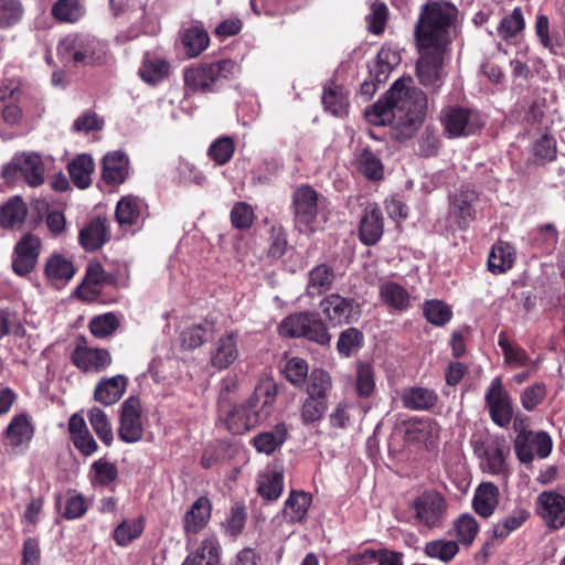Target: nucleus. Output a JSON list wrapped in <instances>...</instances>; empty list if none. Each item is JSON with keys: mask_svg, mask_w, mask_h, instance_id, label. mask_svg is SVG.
Instances as JSON below:
<instances>
[{"mask_svg": "<svg viewBox=\"0 0 565 565\" xmlns=\"http://www.w3.org/2000/svg\"><path fill=\"white\" fill-rule=\"evenodd\" d=\"M457 9L448 2H429L424 6L415 26V38L420 51L417 77L426 87L438 88L444 78V55L450 42V30Z\"/></svg>", "mask_w": 565, "mask_h": 565, "instance_id": "obj_1", "label": "nucleus"}, {"mask_svg": "<svg viewBox=\"0 0 565 565\" xmlns=\"http://www.w3.org/2000/svg\"><path fill=\"white\" fill-rule=\"evenodd\" d=\"M275 397V384L266 382L255 388L254 396L246 404L231 406L222 403L220 411L227 430L241 435L265 420L270 414Z\"/></svg>", "mask_w": 565, "mask_h": 565, "instance_id": "obj_2", "label": "nucleus"}, {"mask_svg": "<svg viewBox=\"0 0 565 565\" xmlns=\"http://www.w3.org/2000/svg\"><path fill=\"white\" fill-rule=\"evenodd\" d=\"M412 83V78H399L388 90L390 102L395 107L396 125L407 136L423 124L427 109L426 95Z\"/></svg>", "mask_w": 565, "mask_h": 565, "instance_id": "obj_3", "label": "nucleus"}, {"mask_svg": "<svg viewBox=\"0 0 565 565\" xmlns=\"http://www.w3.org/2000/svg\"><path fill=\"white\" fill-rule=\"evenodd\" d=\"M239 65L233 60H220L204 63L184 71V84L194 93H210L217 89L225 82L238 76Z\"/></svg>", "mask_w": 565, "mask_h": 565, "instance_id": "obj_4", "label": "nucleus"}, {"mask_svg": "<svg viewBox=\"0 0 565 565\" xmlns=\"http://www.w3.org/2000/svg\"><path fill=\"white\" fill-rule=\"evenodd\" d=\"M57 51L66 61L92 65L103 62L106 45L88 34H70L60 42Z\"/></svg>", "mask_w": 565, "mask_h": 565, "instance_id": "obj_5", "label": "nucleus"}, {"mask_svg": "<svg viewBox=\"0 0 565 565\" xmlns=\"http://www.w3.org/2000/svg\"><path fill=\"white\" fill-rule=\"evenodd\" d=\"M440 124L447 137L460 138L476 134L484 125V120L476 109L449 105L440 111Z\"/></svg>", "mask_w": 565, "mask_h": 565, "instance_id": "obj_6", "label": "nucleus"}, {"mask_svg": "<svg viewBox=\"0 0 565 565\" xmlns=\"http://www.w3.org/2000/svg\"><path fill=\"white\" fill-rule=\"evenodd\" d=\"M279 332L284 337H303L322 345L331 340L326 324L316 315L309 312L288 316L281 321Z\"/></svg>", "mask_w": 565, "mask_h": 565, "instance_id": "obj_7", "label": "nucleus"}, {"mask_svg": "<svg viewBox=\"0 0 565 565\" xmlns=\"http://www.w3.org/2000/svg\"><path fill=\"white\" fill-rule=\"evenodd\" d=\"M409 508L418 525L436 529L443 524L448 504L438 491L426 490L412 501Z\"/></svg>", "mask_w": 565, "mask_h": 565, "instance_id": "obj_8", "label": "nucleus"}, {"mask_svg": "<svg viewBox=\"0 0 565 565\" xmlns=\"http://www.w3.org/2000/svg\"><path fill=\"white\" fill-rule=\"evenodd\" d=\"M489 415L500 427L508 426L513 417L512 399L500 376L492 379L484 395Z\"/></svg>", "mask_w": 565, "mask_h": 565, "instance_id": "obj_9", "label": "nucleus"}, {"mask_svg": "<svg viewBox=\"0 0 565 565\" xmlns=\"http://www.w3.org/2000/svg\"><path fill=\"white\" fill-rule=\"evenodd\" d=\"M536 513L553 530L565 527V495L556 491H543L536 498Z\"/></svg>", "mask_w": 565, "mask_h": 565, "instance_id": "obj_10", "label": "nucleus"}, {"mask_svg": "<svg viewBox=\"0 0 565 565\" xmlns=\"http://www.w3.org/2000/svg\"><path fill=\"white\" fill-rule=\"evenodd\" d=\"M141 412V403L135 396H130L122 403L118 429L122 441L131 444L141 439L143 434Z\"/></svg>", "mask_w": 565, "mask_h": 565, "instance_id": "obj_11", "label": "nucleus"}, {"mask_svg": "<svg viewBox=\"0 0 565 565\" xmlns=\"http://www.w3.org/2000/svg\"><path fill=\"white\" fill-rule=\"evenodd\" d=\"M41 239L32 234L24 235L15 245L12 268L19 276L30 274L40 256Z\"/></svg>", "mask_w": 565, "mask_h": 565, "instance_id": "obj_12", "label": "nucleus"}, {"mask_svg": "<svg viewBox=\"0 0 565 565\" xmlns=\"http://www.w3.org/2000/svg\"><path fill=\"white\" fill-rule=\"evenodd\" d=\"M146 202L132 194L122 196L116 205L115 217L122 230L139 226L147 216Z\"/></svg>", "mask_w": 565, "mask_h": 565, "instance_id": "obj_13", "label": "nucleus"}, {"mask_svg": "<svg viewBox=\"0 0 565 565\" xmlns=\"http://www.w3.org/2000/svg\"><path fill=\"white\" fill-rule=\"evenodd\" d=\"M319 194L309 185H301L294 192L292 206L296 222L300 225H311L318 215Z\"/></svg>", "mask_w": 565, "mask_h": 565, "instance_id": "obj_14", "label": "nucleus"}, {"mask_svg": "<svg viewBox=\"0 0 565 565\" xmlns=\"http://www.w3.org/2000/svg\"><path fill=\"white\" fill-rule=\"evenodd\" d=\"M238 356V334L230 331L222 334L213 344L210 363L216 370H226Z\"/></svg>", "mask_w": 565, "mask_h": 565, "instance_id": "obj_15", "label": "nucleus"}, {"mask_svg": "<svg viewBox=\"0 0 565 565\" xmlns=\"http://www.w3.org/2000/svg\"><path fill=\"white\" fill-rule=\"evenodd\" d=\"M212 503L207 497L198 498L183 516V531L188 540L199 534L210 522Z\"/></svg>", "mask_w": 565, "mask_h": 565, "instance_id": "obj_16", "label": "nucleus"}, {"mask_svg": "<svg viewBox=\"0 0 565 565\" xmlns=\"http://www.w3.org/2000/svg\"><path fill=\"white\" fill-rule=\"evenodd\" d=\"M72 362L84 372H102L111 363L107 350L77 347L72 353Z\"/></svg>", "mask_w": 565, "mask_h": 565, "instance_id": "obj_17", "label": "nucleus"}, {"mask_svg": "<svg viewBox=\"0 0 565 565\" xmlns=\"http://www.w3.org/2000/svg\"><path fill=\"white\" fill-rule=\"evenodd\" d=\"M478 199V193L469 188L459 190L452 196L449 211L460 228L467 227L473 221L476 216L473 204Z\"/></svg>", "mask_w": 565, "mask_h": 565, "instance_id": "obj_18", "label": "nucleus"}, {"mask_svg": "<svg viewBox=\"0 0 565 565\" xmlns=\"http://www.w3.org/2000/svg\"><path fill=\"white\" fill-rule=\"evenodd\" d=\"M68 434L74 447L83 456L88 457L97 451L98 445L82 415L75 413L70 417Z\"/></svg>", "mask_w": 565, "mask_h": 565, "instance_id": "obj_19", "label": "nucleus"}, {"mask_svg": "<svg viewBox=\"0 0 565 565\" xmlns=\"http://www.w3.org/2000/svg\"><path fill=\"white\" fill-rule=\"evenodd\" d=\"M337 275L332 266L322 263L316 265L307 274L305 294L310 298H317L331 290Z\"/></svg>", "mask_w": 565, "mask_h": 565, "instance_id": "obj_20", "label": "nucleus"}, {"mask_svg": "<svg viewBox=\"0 0 565 565\" xmlns=\"http://www.w3.org/2000/svg\"><path fill=\"white\" fill-rule=\"evenodd\" d=\"M353 303V299L331 294L321 300L320 309L333 326H338L350 322Z\"/></svg>", "mask_w": 565, "mask_h": 565, "instance_id": "obj_21", "label": "nucleus"}, {"mask_svg": "<svg viewBox=\"0 0 565 565\" xmlns=\"http://www.w3.org/2000/svg\"><path fill=\"white\" fill-rule=\"evenodd\" d=\"M127 385L128 379L125 375L104 377L96 384L94 398L105 406L114 405L122 397Z\"/></svg>", "mask_w": 565, "mask_h": 565, "instance_id": "obj_22", "label": "nucleus"}, {"mask_svg": "<svg viewBox=\"0 0 565 565\" xmlns=\"http://www.w3.org/2000/svg\"><path fill=\"white\" fill-rule=\"evenodd\" d=\"M383 216L376 204H369L360 223V239L364 245L376 244L383 235Z\"/></svg>", "mask_w": 565, "mask_h": 565, "instance_id": "obj_23", "label": "nucleus"}, {"mask_svg": "<svg viewBox=\"0 0 565 565\" xmlns=\"http://www.w3.org/2000/svg\"><path fill=\"white\" fill-rule=\"evenodd\" d=\"M399 398L402 405L407 409L428 411L437 404L438 395L428 387L409 386L401 392Z\"/></svg>", "mask_w": 565, "mask_h": 565, "instance_id": "obj_24", "label": "nucleus"}, {"mask_svg": "<svg viewBox=\"0 0 565 565\" xmlns=\"http://www.w3.org/2000/svg\"><path fill=\"white\" fill-rule=\"evenodd\" d=\"M499 488L492 482H482L475 491L472 507L482 518L491 516L499 503Z\"/></svg>", "mask_w": 565, "mask_h": 565, "instance_id": "obj_25", "label": "nucleus"}, {"mask_svg": "<svg viewBox=\"0 0 565 565\" xmlns=\"http://www.w3.org/2000/svg\"><path fill=\"white\" fill-rule=\"evenodd\" d=\"M129 170V160L121 151L109 152L103 160V180L108 184L122 183Z\"/></svg>", "mask_w": 565, "mask_h": 565, "instance_id": "obj_26", "label": "nucleus"}, {"mask_svg": "<svg viewBox=\"0 0 565 565\" xmlns=\"http://www.w3.org/2000/svg\"><path fill=\"white\" fill-rule=\"evenodd\" d=\"M44 274L54 285H64L75 275L73 262L62 254H52L45 262Z\"/></svg>", "mask_w": 565, "mask_h": 565, "instance_id": "obj_27", "label": "nucleus"}, {"mask_svg": "<svg viewBox=\"0 0 565 565\" xmlns=\"http://www.w3.org/2000/svg\"><path fill=\"white\" fill-rule=\"evenodd\" d=\"M401 62L399 53L390 47L383 46L376 55L374 62L370 65V74L379 84L387 81L391 72Z\"/></svg>", "mask_w": 565, "mask_h": 565, "instance_id": "obj_28", "label": "nucleus"}, {"mask_svg": "<svg viewBox=\"0 0 565 565\" xmlns=\"http://www.w3.org/2000/svg\"><path fill=\"white\" fill-rule=\"evenodd\" d=\"M379 291L381 300L394 310L404 311L411 306L409 292L395 281H382Z\"/></svg>", "mask_w": 565, "mask_h": 565, "instance_id": "obj_29", "label": "nucleus"}, {"mask_svg": "<svg viewBox=\"0 0 565 565\" xmlns=\"http://www.w3.org/2000/svg\"><path fill=\"white\" fill-rule=\"evenodd\" d=\"M33 427L26 415H15L6 429V437L12 449L25 446L32 439Z\"/></svg>", "mask_w": 565, "mask_h": 565, "instance_id": "obj_30", "label": "nucleus"}, {"mask_svg": "<svg viewBox=\"0 0 565 565\" xmlns=\"http://www.w3.org/2000/svg\"><path fill=\"white\" fill-rule=\"evenodd\" d=\"M108 239L106 221L93 220L79 232V243L86 250L100 248Z\"/></svg>", "mask_w": 565, "mask_h": 565, "instance_id": "obj_31", "label": "nucleus"}, {"mask_svg": "<svg viewBox=\"0 0 565 565\" xmlns=\"http://www.w3.org/2000/svg\"><path fill=\"white\" fill-rule=\"evenodd\" d=\"M20 174L31 186H39L44 182V166L36 153H24L18 157Z\"/></svg>", "mask_w": 565, "mask_h": 565, "instance_id": "obj_32", "label": "nucleus"}, {"mask_svg": "<svg viewBox=\"0 0 565 565\" xmlns=\"http://www.w3.org/2000/svg\"><path fill=\"white\" fill-rule=\"evenodd\" d=\"M322 104L327 111L334 116H342L349 106L348 94L342 86L330 82L324 86Z\"/></svg>", "mask_w": 565, "mask_h": 565, "instance_id": "obj_33", "label": "nucleus"}, {"mask_svg": "<svg viewBox=\"0 0 565 565\" xmlns=\"http://www.w3.org/2000/svg\"><path fill=\"white\" fill-rule=\"evenodd\" d=\"M193 558L196 565H218L221 561V545L215 535L205 536L198 550L186 556Z\"/></svg>", "mask_w": 565, "mask_h": 565, "instance_id": "obj_34", "label": "nucleus"}, {"mask_svg": "<svg viewBox=\"0 0 565 565\" xmlns=\"http://www.w3.org/2000/svg\"><path fill=\"white\" fill-rule=\"evenodd\" d=\"M68 173L73 183L79 189H86L92 183L95 164L90 156L79 154L68 163Z\"/></svg>", "mask_w": 565, "mask_h": 565, "instance_id": "obj_35", "label": "nucleus"}, {"mask_svg": "<svg viewBox=\"0 0 565 565\" xmlns=\"http://www.w3.org/2000/svg\"><path fill=\"white\" fill-rule=\"evenodd\" d=\"M310 504L311 497L308 493L292 491L285 502L284 518L290 523L301 522L306 519Z\"/></svg>", "mask_w": 565, "mask_h": 565, "instance_id": "obj_36", "label": "nucleus"}, {"mask_svg": "<svg viewBox=\"0 0 565 565\" xmlns=\"http://www.w3.org/2000/svg\"><path fill=\"white\" fill-rule=\"evenodd\" d=\"M287 433L286 425L282 423L278 424L273 430L256 435L253 439V445L258 452L270 455L285 443Z\"/></svg>", "mask_w": 565, "mask_h": 565, "instance_id": "obj_37", "label": "nucleus"}, {"mask_svg": "<svg viewBox=\"0 0 565 565\" xmlns=\"http://www.w3.org/2000/svg\"><path fill=\"white\" fill-rule=\"evenodd\" d=\"M28 214L25 203L19 196L11 198L0 207V226L12 228L21 225Z\"/></svg>", "mask_w": 565, "mask_h": 565, "instance_id": "obj_38", "label": "nucleus"}, {"mask_svg": "<svg viewBox=\"0 0 565 565\" xmlns=\"http://www.w3.org/2000/svg\"><path fill=\"white\" fill-rule=\"evenodd\" d=\"M525 28V18L520 7L505 14L497 26V34L503 41L516 39Z\"/></svg>", "mask_w": 565, "mask_h": 565, "instance_id": "obj_39", "label": "nucleus"}, {"mask_svg": "<svg viewBox=\"0 0 565 565\" xmlns=\"http://www.w3.org/2000/svg\"><path fill=\"white\" fill-rule=\"evenodd\" d=\"M515 259L513 247L507 243L499 242L492 246L488 259V267L491 273L501 274L510 269Z\"/></svg>", "mask_w": 565, "mask_h": 565, "instance_id": "obj_40", "label": "nucleus"}, {"mask_svg": "<svg viewBox=\"0 0 565 565\" xmlns=\"http://www.w3.org/2000/svg\"><path fill=\"white\" fill-rule=\"evenodd\" d=\"M52 15L63 23H75L86 13L82 0H57L52 7Z\"/></svg>", "mask_w": 565, "mask_h": 565, "instance_id": "obj_41", "label": "nucleus"}, {"mask_svg": "<svg viewBox=\"0 0 565 565\" xmlns=\"http://www.w3.org/2000/svg\"><path fill=\"white\" fill-rule=\"evenodd\" d=\"M169 71L170 64L164 58L147 53L139 74L145 82L156 84L162 81L169 74Z\"/></svg>", "mask_w": 565, "mask_h": 565, "instance_id": "obj_42", "label": "nucleus"}, {"mask_svg": "<svg viewBox=\"0 0 565 565\" xmlns=\"http://www.w3.org/2000/svg\"><path fill=\"white\" fill-rule=\"evenodd\" d=\"M355 166L359 172H361L369 180H380L383 177V164L379 157L371 150L363 148L355 154Z\"/></svg>", "mask_w": 565, "mask_h": 565, "instance_id": "obj_43", "label": "nucleus"}, {"mask_svg": "<svg viewBox=\"0 0 565 565\" xmlns=\"http://www.w3.org/2000/svg\"><path fill=\"white\" fill-rule=\"evenodd\" d=\"M210 43L207 32L200 26H192L184 31L182 35V44L188 57L199 56Z\"/></svg>", "mask_w": 565, "mask_h": 565, "instance_id": "obj_44", "label": "nucleus"}, {"mask_svg": "<svg viewBox=\"0 0 565 565\" xmlns=\"http://www.w3.org/2000/svg\"><path fill=\"white\" fill-rule=\"evenodd\" d=\"M424 553L429 558L438 559L443 563H449L459 553V545L458 542L454 540H431L425 544Z\"/></svg>", "mask_w": 565, "mask_h": 565, "instance_id": "obj_45", "label": "nucleus"}, {"mask_svg": "<svg viewBox=\"0 0 565 565\" xmlns=\"http://www.w3.org/2000/svg\"><path fill=\"white\" fill-rule=\"evenodd\" d=\"M356 565H403L402 554L388 550L366 548L356 556Z\"/></svg>", "mask_w": 565, "mask_h": 565, "instance_id": "obj_46", "label": "nucleus"}, {"mask_svg": "<svg viewBox=\"0 0 565 565\" xmlns=\"http://www.w3.org/2000/svg\"><path fill=\"white\" fill-rule=\"evenodd\" d=\"M454 531L458 545L463 544L469 546L479 533V524L471 514L463 513L455 520Z\"/></svg>", "mask_w": 565, "mask_h": 565, "instance_id": "obj_47", "label": "nucleus"}, {"mask_svg": "<svg viewBox=\"0 0 565 565\" xmlns=\"http://www.w3.org/2000/svg\"><path fill=\"white\" fill-rule=\"evenodd\" d=\"M366 120L375 126H385L393 119L395 120V107L390 102L388 93L385 99L377 100L365 110Z\"/></svg>", "mask_w": 565, "mask_h": 565, "instance_id": "obj_48", "label": "nucleus"}, {"mask_svg": "<svg viewBox=\"0 0 565 565\" xmlns=\"http://www.w3.org/2000/svg\"><path fill=\"white\" fill-rule=\"evenodd\" d=\"M88 420L102 443L110 446L114 440V433L106 413L98 407H93L88 411Z\"/></svg>", "mask_w": 565, "mask_h": 565, "instance_id": "obj_49", "label": "nucleus"}, {"mask_svg": "<svg viewBox=\"0 0 565 565\" xmlns=\"http://www.w3.org/2000/svg\"><path fill=\"white\" fill-rule=\"evenodd\" d=\"M110 281L111 276L105 273L103 266L99 263L93 262L87 265L85 278L82 286L79 287V290L82 291L87 289L93 294H98L100 288Z\"/></svg>", "mask_w": 565, "mask_h": 565, "instance_id": "obj_50", "label": "nucleus"}, {"mask_svg": "<svg viewBox=\"0 0 565 565\" xmlns=\"http://www.w3.org/2000/svg\"><path fill=\"white\" fill-rule=\"evenodd\" d=\"M235 152L233 138L223 136L215 139L207 149V157L217 166L226 164Z\"/></svg>", "mask_w": 565, "mask_h": 565, "instance_id": "obj_51", "label": "nucleus"}, {"mask_svg": "<svg viewBox=\"0 0 565 565\" xmlns=\"http://www.w3.org/2000/svg\"><path fill=\"white\" fill-rule=\"evenodd\" d=\"M284 488L282 475L277 471L263 473L258 480V493L266 500H276Z\"/></svg>", "mask_w": 565, "mask_h": 565, "instance_id": "obj_52", "label": "nucleus"}, {"mask_svg": "<svg viewBox=\"0 0 565 565\" xmlns=\"http://www.w3.org/2000/svg\"><path fill=\"white\" fill-rule=\"evenodd\" d=\"M331 386L332 381L329 373L321 369H315L308 376L306 391L308 396L326 399Z\"/></svg>", "mask_w": 565, "mask_h": 565, "instance_id": "obj_53", "label": "nucleus"}, {"mask_svg": "<svg viewBox=\"0 0 565 565\" xmlns=\"http://www.w3.org/2000/svg\"><path fill=\"white\" fill-rule=\"evenodd\" d=\"M210 333L211 328L207 324L189 326L180 333L181 347L185 350H194L205 342Z\"/></svg>", "mask_w": 565, "mask_h": 565, "instance_id": "obj_54", "label": "nucleus"}, {"mask_svg": "<svg viewBox=\"0 0 565 565\" xmlns=\"http://www.w3.org/2000/svg\"><path fill=\"white\" fill-rule=\"evenodd\" d=\"M498 344L502 349L504 360L513 367L525 366L530 362L527 353L520 347L510 343L504 333L499 334Z\"/></svg>", "mask_w": 565, "mask_h": 565, "instance_id": "obj_55", "label": "nucleus"}, {"mask_svg": "<svg viewBox=\"0 0 565 565\" xmlns=\"http://www.w3.org/2000/svg\"><path fill=\"white\" fill-rule=\"evenodd\" d=\"M120 324L117 315L107 312L93 318L89 322L90 332L97 338H106L111 335Z\"/></svg>", "mask_w": 565, "mask_h": 565, "instance_id": "obj_56", "label": "nucleus"}, {"mask_svg": "<svg viewBox=\"0 0 565 565\" xmlns=\"http://www.w3.org/2000/svg\"><path fill=\"white\" fill-rule=\"evenodd\" d=\"M363 343V333L356 328H349L339 335L337 349L342 356H350Z\"/></svg>", "mask_w": 565, "mask_h": 565, "instance_id": "obj_57", "label": "nucleus"}, {"mask_svg": "<svg viewBox=\"0 0 565 565\" xmlns=\"http://www.w3.org/2000/svg\"><path fill=\"white\" fill-rule=\"evenodd\" d=\"M529 515L530 513L525 509L513 510L509 516L494 526V535L500 539L509 536L527 520Z\"/></svg>", "mask_w": 565, "mask_h": 565, "instance_id": "obj_58", "label": "nucleus"}, {"mask_svg": "<svg viewBox=\"0 0 565 565\" xmlns=\"http://www.w3.org/2000/svg\"><path fill=\"white\" fill-rule=\"evenodd\" d=\"M92 471L94 472L93 483L103 487H107L113 483L118 476L116 465L106 459H98L94 461L92 465Z\"/></svg>", "mask_w": 565, "mask_h": 565, "instance_id": "obj_59", "label": "nucleus"}, {"mask_svg": "<svg viewBox=\"0 0 565 565\" xmlns=\"http://www.w3.org/2000/svg\"><path fill=\"white\" fill-rule=\"evenodd\" d=\"M425 318L435 326H444L452 317L451 309L440 300H428L424 305Z\"/></svg>", "mask_w": 565, "mask_h": 565, "instance_id": "obj_60", "label": "nucleus"}, {"mask_svg": "<svg viewBox=\"0 0 565 565\" xmlns=\"http://www.w3.org/2000/svg\"><path fill=\"white\" fill-rule=\"evenodd\" d=\"M142 531L143 522L141 520L122 521L114 531V540L118 545L125 546L138 539Z\"/></svg>", "mask_w": 565, "mask_h": 565, "instance_id": "obj_61", "label": "nucleus"}, {"mask_svg": "<svg viewBox=\"0 0 565 565\" xmlns=\"http://www.w3.org/2000/svg\"><path fill=\"white\" fill-rule=\"evenodd\" d=\"M546 393V385L542 382L529 385L520 396L522 407L527 412L534 411L544 401Z\"/></svg>", "mask_w": 565, "mask_h": 565, "instance_id": "obj_62", "label": "nucleus"}, {"mask_svg": "<svg viewBox=\"0 0 565 565\" xmlns=\"http://www.w3.org/2000/svg\"><path fill=\"white\" fill-rule=\"evenodd\" d=\"M327 409L326 399L308 396L301 406V419L309 425L319 422Z\"/></svg>", "mask_w": 565, "mask_h": 565, "instance_id": "obj_63", "label": "nucleus"}, {"mask_svg": "<svg viewBox=\"0 0 565 565\" xmlns=\"http://www.w3.org/2000/svg\"><path fill=\"white\" fill-rule=\"evenodd\" d=\"M22 15L23 7L19 0H0V29L15 24Z\"/></svg>", "mask_w": 565, "mask_h": 565, "instance_id": "obj_64", "label": "nucleus"}]
</instances>
